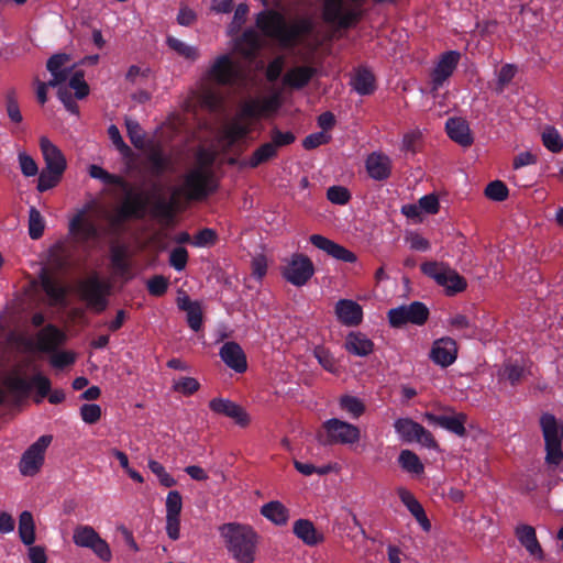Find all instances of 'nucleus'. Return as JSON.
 Instances as JSON below:
<instances>
[{
    "label": "nucleus",
    "mask_w": 563,
    "mask_h": 563,
    "mask_svg": "<svg viewBox=\"0 0 563 563\" xmlns=\"http://www.w3.org/2000/svg\"><path fill=\"white\" fill-rule=\"evenodd\" d=\"M60 179L62 175H55L53 172L43 169L38 176L36 189L40 192H44L55 187Z\"/></svg>",
    "instance_id": "57"
},
{
    "label": "nucleus",
    "mask_w": 563,
    "mask_h": 563,
    "mask_svg": "<svg viewBox=\"0 0 563 563\" xmlns=\"http://www.w3.org/2000/svg\"><path fill=\"white\" fill-rule=\"evenodd\" d=\"M5 111L12 123L20 124L23 121L14 89L8 91L5 96Z\"/></svg>",
    "instance_id": "49"
},
{
    "label": "nucleus",
    "mask_w": 563,
    "mask_h": 563,
    "mask_svg": "<svg viewBox=\"0 0 563 563\" xmlns=\"http://www.w3.org/2000/svg\"><path fill=\"white\" fill-rule=\"evenodd\" d=\"M296 136L292 132H282L276 126L271 131V144L278 151V148L294 143Z\"/></svg>",
    "instance_id": "53"
},
{
    "label": "nucleus",
    "mask_w": 563,
    "mask_h": 563,
    "mask_svg": "<svg viewBox=\"0 0 563 563\" xmlns=\"http://www.w3.org/2000/svg\"><path fill=\"white\" fill-rule=\"evenodd\" d=\"M516 67L510 64L504 65L498 73V80L496 86V91L501 93L505 87L512 80L516 75Z\"/></svg>",
    "instance_id": "61"
},
{
    "label": "nucleus",
    "mask_w": 563,
    "mask_h": 563,
    "mask_svg": "<svg viewBox=\"0 0 563 563\" xmlns=\"http://www.w3.org/2000/svg\"><path fill=\"white\" fill-rule=\"evenodd\" d=\"M53 440L52 435H42L23 454L19 463V468L24 476H34L37 474L44 463V454Z\"/></svg>",
    "instance_id": "10"
},
{
    "label": "nucleus",
    "mask_w": 563,
    "mask_h": 563,
    "mask_svg": "<svg viewBox=\"0 0 563 563\" xmlns=\"http://www.w3.org/2000/svg\"><path fill=\"white\" fill-rule=\"evenodd\" d=\"M148 468L157 476L161 485L164 487H173L176 485V479L166 472L165 467L159 462L150 460Z\"/></svg>",
    "instance_id": "52"
},
{
    "label": "nucleus",
    "mask_w": 563,
    "mask_h": 563,
    "mask_svg": "<svg viewBox=\"0 0 563 563\" xmlns=\"http://www.w3.org/2000/svg\"><path fill=\"white\" fill-rule=\"evenodd\" d=\"M110 260L112 266L119 273L125 274L129 272V263L126 261V247L124 245H111Z\"/></svg>",
    "instance_id": "44"
},
{
    "label": "nucleus",
    "mask_w": 563,
    "mask_h": 563,
    "mask_svg": "<svg viewBox=\"0 0 563 563\" xmlns=\"http://www.w3.org/2000/svg\"><path fill=\"white\" fill-rule=\"evenodd\" d=\"M396 432L400 435L404 442L411 443L419 434V429L422 426L410 418H399L394 423Z\"/></svg>",
    "instance_id": "38"
},
{
    "label": "nucleus",
    "mask_w": 563,
    "mask_h": 563,
    "mask_svg": "<svg viewBox=\"0 0 563 563\" xmlns=\"http://www.w3.org/2000/svg\"><path fill=\"white\" fill-rule=\"evenodd\" d=\"M313 354L318 360L319 364L328 372L334 373L336 371L335 360L329 350L323 346H316Z\"/></svg>",
    "instance_id": "55"
},
{
    "label": "nucleus",
    "mask_w": 563,
    "mask_h": 563,
    "mask_svg": "<svg viewBox=\"0 0 563 563\" xmlns=\"http://www.w3.org/2000/svg\"><path fill=\"white\" fill-rule=\"evenodd\" d=\"M73 542L79 548L90 549L103 562H109L112 559V552L108 542L91 526H76L73 533Z\"/></svg>",
    "instance_id": "8"
},
{
    "label": "nucleus",
    "mask_w": 563,
    "mask_h": 563,
    "mask_svg": "<svg viewBox=\"0 0 563 563\" xmlns=\"http://www.w3.org/2000/svg\"><path fill=\"white\" fill-rule=\"evenodd\" d=\"M335 316L346 327L358 325L363 320L362 307L351 299H340L335 303Z\"/></svg>",
    "instance_id": "24"
},
{
    "label": "nucleus",
    "mask_w": 563,
    "mask_h": 563,
    "mask_svg": "<svg viewBox=\"0 0 563 563\" xmlns=\"http://www.w3.org/2000/svg\"><path fill=\"white\" fill-rule=\"evenodd\" d=\"M424 418L431 423L439 426L459 437L466 435L465 422L467 416L463 412H454L453 415H434L426 412Z\"/></svg>",
    "instance_id": "18"
},
{
    "label": "nucleus",
    "mask_w": 563,
    "mask_h": 563,
    "mask_svg": "<svg viewBox=\"0 0 563 563\" xmlns=\"http://www.w3.org/2000/svg\"><path fill=\"white\" fill-rule=\"evenodd\" d=\"M292 532L308 547H314L324 541L323 533L318 531L313 522L309 519L296 520L294 522Z\"/></svg>",
    "instance_id": "28"
},
{
    "label": "nucleus",
    "mask_w": 563,
    "mask_h": 563,
    "mask_svg": "<svg viewBox=\"0 0 563 563\" xmlns=\"http://www.w3.org/2000/svg\"><path fill=\"white\" fill-rule=\"evenodd\" d=\"M209 74L217 84L233 86L241 77V69L229 55H221L214 60Z\"/></svg>",
    "instance_id": "13"
},
{
    "label": "nucleus",
    "mask_w": 563,
    "mask_h": 563,
    "mask_svg": "<svg viewBox=\"0 0 563 563\" xmlns=\"http://www.w3.org/2000/svg\"><path fill=\"white\" fill-rule=\"evenodd\" d=\"M66 336L54 324H47L36 335V347L43 353H54L64 343Z\"/></svg>",
    "instance_id": "23"
},
{
    "label": "nucleus",
    "mask_w": 563,
    "mask_h": 563,
    "mask_svg": "<svg viewBox=\"0 0 563 563\" xmlns=\"http://www.w3.org/2000/svg\"><path fill=\"white\" fill-rule=\"evenodd\" d=\"M397 493L402 504L416 518L421 528L427 532L430 531L431 522L428 519L426 511L422 505L418 501V499L408 489L402 487L398 488Z\"/></svg>",
    "instance_id": "29"
},
{
    "label": "nucleus",
    "mask_w": 563,
    "mask_h": 563,
    "mask_svg": "<svg viewBox=\"0 0 563 563\" xmlns=\"http://www.w3.org/2000/svg\"><path fill=\"white\" fill-rule=\"evenodd\" d=\"M344 346L347 352L357 356H367L374 350V343L362 332H350Z\"/></svg>",
    "instance_id": "32"
},
{
    "label": "nucleus",
    "mask_w": 563,
    "mask_h": 563,
    "mask_svg": "<svg viewBox=\"0 0 563 563\" xmlns=\"http://www.w3.org/2000/svg\"><path fill=\"white\" fill-rule=\"evenodd\" d=\"M310 243L319 250H322L328 255L332 256L335 260L345 262V263H354L356 262V255L345 249L344 246L335 243L334 241L320 235L312 234L309 238Z\"/></svg>",
    "instance_id": "19"
},
{
    "label": "nucleus",
    "mask_w": 563,
    "mask_h": 563,
    "mask_svg": "<svg viewBox=\"0 0 563 563\" xmlns=\"http://www.w3.org/2000/svg\"><path fill=\"white\" fill-rule=\"evenodd\" d=\"M236 48L247 58L255 57L260 49V40L256 32L253 30L244 31L236 43Z\"/></svg>",
    "instance_id": "36"
},
{
    "label": "nucleus",
    "mask_w": 563,
    "mask_h": 563,
    "mask_svg": "<svg viewBox=\"0 0 563 563\" xmlns=\"http://www.w3.org/2000/svg\"><path fill=\"white\" fill-rule=\"evenodd\" d=\"M278 154V151L269 143H264L260 147H257L250 159L247 162L241 163V166H249L251 168H256L261 164H264L273 158H275Z\"/></svg>",
    "instance_id": "37"
},
{
    "label": "nucleus",
    "mask_w": 563,
    "mask_h": 563,
    "mask_svg": "<svg viewBox=\"0 0 563 563\" xmlns=\"http://www.w3.org/2000/svg\"><path fill=\"white\" fill-rule=\"evenodd\" d=\"M485 196L494 201H505L508 198L509 190L501 180L490 181L485 188Z\"/></svg>",
    "instance_id": "51"
},
{
    "label": "nucleus",
    "mask_w": 563,
    "mask_h": 563,
    "mask_svg": "<svg viewBox=\"0 0 563 563\" xmlns=\"http://www.w3.org/2000/svg\"><path fill=\"white\" fill-rule=\"evenodd\" d=\"M166 43L170 49L175 51L179 56L186 59L196 60L199 56L196 47L187 45L176 37L168 36Z\"/></svg>",
    "instance_id": "47"
},
{
    "label": "nucleus",
    "mask_w": 563,
    "mask_h": 563,
    "mask_svg": "<svg viewBox=\"0 0 563 563\" xmlns=\"http://www.w3.org/2000/svg\"><path fill=\"white\" fill-rule=\"evenodd\" d=\"M445 130L449 137L461 146L468 147L474 142L468 122L463 118H450Z\"/></svg>",
    "instance_id": "27"
},
{
    "label": "nucleus",
    "mask_w": 563,
    "mask_h": 563,
    "mask_svg": "<svg viewBox=\"0 0 563 563\" xmlns=\"http://www.w3.org/2000/svg\"><path fill=\"white\" fill-rule=\"evenodd\" d=\"M220 357L228 367L236 373L241 374L247 369L246 355L236 342H225L220 349Z\"/></svg>",
    "instance_id": "21"
},
{
    "label": "nucleus",
    "mask_w": 563,
    "mask_h": 563,
    "mask_svg": "<svg viewBox=\"0 0 563 563\" xmlns=\"http://www.w3.org/2000/svg\"><path fill=\"white\" fill-rule=\"evenodd\" d=\"M89 176L101 180L106 185H113L121 187L122 189H128V183L121 176L110 174L98 165L89 166Z\"/></svg>",
    "instance_id": "42"
},
{
    "label": "nucleus",
    "mask_w": 563,
    "mask_h": 563,
    "mask_svg": "<svg viewBox=\"0 0 563 563\" xmlns=\"http://www.w3.org/2000/svg\"><path fill=\"white\" fill-rule=\"evenodd\" d=\"M84 71L77 70L75 71L68 79V86H66L69 91L74 90L76 99H84L89 95L90 88L84 78Z\"/></svg>",
    "instance_id": "43"
},
{
    "label": "nucleus",
    "mask_w": 563,
    "mask_h": 563,
    "mask_svg": "<svg viewBox=\"0 0 563 563\" xmlns=\"http://www.w3.org/2000/svg\"><path fill=\"white\" fill-rule=\"evenodd\" d=\"M261 515L276 526H285L289 519V510L278 500L264 504L261 507Z\"/></svg>",
    "instance_id": "33"
},
{
    "label": "nucleus",
    "mask_w": 563,
    "mask_h": 563,
    "mask_svg": "<svg viewBox=\"0 0 563 563\" xmlns=\"http://www.w3.org/2000/svg\"><path fill=\"white\" fill-rule=\"evenodd\" d=\"M147 161L150 164V173L154 177H161L165 172H167L172 162L168 156H166L161 150H154L152 151L148 156Z\"/></svg>",
    "instance_id": "40"
},
{
    "label": "nucleus",
    "mask_w": 563,
    "mask_h": 563,
    "mask_svg": "<svg viewBox=\"0 0 563 563\" xmlns=\"http://www.w3.org/2000/svg\"><path fill=\"white\" fill-rule=\"evenodd\" d=\"M430 358L442 367L453 364L457 357L456 341L450 336H443L433 342Z\"/></svg>",
    "instance_id": "15"
},
{
    "label": "nucleus",
    "mask_w": 563,
    "mask_h": 563,
    "mask_svg": "<svg viewBox=\"0 0 563 563\" xmlns=\"http://www.w3.org/2000/svg\"><path fill=\"white\" fill-rule=\"evenodd\" d=\"M106 285L98 276H93L82 282L79 286L80 296L87 301L88 306L93 308L96 312H102L108 305L104 297Z\"/></svg>",
    "instance_id": "14"
},
{
    "label": "nucleus",
    "mask_w": 563,
    "mask_h": 563,
    "mask_svg": "<svg viewBox=\"0 0 563 563\" xmlns=\"http://www.w3.org/2000/svg\"><path fill=\"white\" fill-rule=\"evenodd\" d=\"M69 231L80 243H88L100 238L98 227L92 221L85 219L84 212H80L70 221Z\"/></svg>",
    "instance_id": "26"
},
{
    "label": "nucleus",
    "mask_w": 563,
    "mask_h": 563,
    "mask_svg": "<svg viewBox=\"0 0 563 563\" xmlns=\"http://www.w3.org/2000/svg\"><path fill=\"white\" fill-rule=\"evenodd\" d=\"M351 85L361 96L372 95L376 89L375 76L368 68L360 67L351 78Z\"/></svg>",
    "instance_id": "31"
},
{
    "label": "nucleus",
    "mask_w": 563,
    "mask_h": 563,
    "mask_svg": "<svg viewBox=\"0 0 563 563\" xmlns=\"http://www.w3.org/2000/svg\"><path fill=\"white\" fill-rule=\"evenodd\" d=\"M340 407L352 415L353 418H358L365 411V406L361 399L354 396L345 395L340 399Z\"/></svg>",
    "instance_id": "50"
},
{
    "label": "nucleus",
    "mask_w": 563,
    "mask_h": 563,
    "mask_svg": "<svg viewBox=\"0 0 563 563\" xmlns=\"http://www.w3.org/2000/svg\"><path fill=\"white\" fill-rule=\"evenodd\" d=\"M217 232L212 229L205 228L195 235L192 244L199 247L211 246L217 242Z\"/></svg>",
    "instance_id": "60"
},
{
    "label": "nucleus",
    "mask_w": 563,
    "mask_h": 563,
    "mask_svg": "<svg viewBox=\"0 0 563 563\" xmlns=\"http://www.w3.org/2000/svg\"><path fill=\"white\" fill-rule=\"evenodd\" d=\"M429 308L421 301H412L409 305H401L388 311V321L393 328H402L411 323L423 325L429 318Z\"/></svg>",
    "instance_id": "9"
},
{
    "label": "nucleus",
    "mask_w": 563,
    "mask_h": 563,
    "mask_svg": "<svg viewBox=\"0 0 563 563\" xmlns=\"http://www.w3.org/2000/svg\"><path fill=\"white\" fill-rule=\"evenodd\" d=\"M323 19L329 24H335L340 29H350L360 19L354 10H344L343 0H324Z\"/></svg>",
    "instance_id": "11"
},
{
    "label": "nucleus",
    "mask_w": 563,
    "mask_h": 563,
    "mask_svg": "<svg viewBox=\"0 0 563 563\" xmlns=\"http://www.w3.org/2000/svg\"><path fill=\"white\" fill-rule=\"evenodd\" d=\"M327 198L335 205H346L351 199V194L347 188L342 186H331L327 190Z\"/></svg>",
    "instance_id": "56"
},
{
    "label": "nucleus",
    "mask_w": 563,
    "mask_h": 563,
    "mask_svg": "<svg viewBox=\"0 0 563 563\" xmlns=\"http://www.w3.org/2000/svg\"><path fill=\"white\" fill-rule=\"evenodd\" d=\"M540 428L544 439L545 463L550 467H556L563 462V421L545 412L540 417Z\"/></svg>",
    "instance_id": "4"
},
{
    "label": "nucleus",
    "mask_w": 563,
    "mask_h": 563,
    "mask_svg": "<svg viewBox=\"0 0 563 563\" xmlns=\"http://www.w3.org/2000/svg\"><path fill=\"white\" fill-rule=\"evenodd\" d=\"M314 274L312 261L303 254H294L289 264L285 267L283 276L295 286H303Z\"/></svg>",
    "instance_id": "12"
},
{
    "label": "nucleus",
    "mask_w": 563,
    "mask_h": 563,
    "mask_svg": "<svg viewBox=\"0 0 563 563\" xmlns=\"http://www.w3.org/2000/svg\"><path fill=\"white\" fill-rule=\"evenodd\" d=\"M398 463L401 468L408 473L420 475L424 471V466L419 456L410 450H402L400 452Z\"/></svg>",
    "instance_id": "41"
},
{
    "label": "nucleus",
    "mask_w": 563,
    "mask_h": 563,
    "mask_svg": "<svg viewBox=\"0 0 563 563\" xmlns=\"http://www.w3.org/2000/svg\"><path fill=\"white\" fill-rule=\"evenodd\" d=\"M75 361H76L75 353L69 352V351L57 352V350L54 353H52V356L49 360L51 365L55 368H64L66 366L74 364Z\"/></svg>",
    "instance_id": "59"
},
{
    "label": "nucleus",
    "mask_w": 563,
    "mask_h": 563,
    "mask_svg": "<svg viewBox=\"0 0 563 563\" xmlns=\"http://www.w3.org/2000/svg\"><path fill=\"white\" fill-rule=\"evenodd\" d=\"M209 408L218 415L231 418L236 424L246 427L250 423L247 412L238 404L230 399L213 398L209 401Z\"/></svg>",
    "instance_id": "16"
},
{
    "label": "nucleus",
    "mask_w": 563,
    "mask_h": 563,
    "mask_svg": "<svg viewBox=\"0 0 563 563\" xmlns=\"http://www.w3.org/2000/svg\"><path fill=\"white\" fill-rule=\"evenodd\" d=\"M228 552L238 563H254L260 536L249 525L228 522L219 527Z\"/></svg>",
    "instance_id": "2"
},
{
    "label": "nucleus",
    "mask_w": 563,
    "mask_h": 563,
    "mask_svg": "<svg viewBox=\"0 0 563 563\" xmlns=\"http://www.w3.org/2000/svg\"><path fill=\"white\" fill-rule=\"evenodd\" d=\"M183 498L178 490H170L166 498V516H180Z\"/></svg>",
    "instance_id": "58"
},
{
    "label": "nucleus",
    "mask_w": 563,
    "mask_h": 563,
    "mask_svg": "<svg viewBox=\"0 0 563 563\" xmlns=\"http://www.w3.org/2000/svg\"><path fill=\"white\" fill-rule=\"evenodd\" d=\"M317 74L318 69L313 66H295L284 75L283 84L292 90H301Z\"/></svg>",
    "instance_id": "22"
},
{
    "label": "nucleus",
    "mask_w": 563,
    "mask_h": 563,
    "mask_svg": "<svg viewBox=\"0 0 563 563\" xmlns=\"http://www.w3.org/2000/svg\"><path fill=\"white\" fill-rule=\"evenodd\" d=\"M167 288L168 280L162 275H156L147 282V290L153 296H163L167 291Z\"/></svg>",
    "instance_id": "64"
},
{
    "label": "nucleus",
    "mask_w": 563,
    "mask_h": 563,
    "mask_svg": "<svg viewBox=\"0 0 563 563\" xmlns=\"http://www.w3.org/2000/svg\"><path fill=\"white\" fill-rule=\"evenodd\" d=\"M420 269L423 275L444 287L448 296L462 292L467 287L466 279L444 262L427 261L421 264Z\"/></svg>",
    "instance_id": "5"
},
{
    "label": "nucleus",
    "mask_w": 563,
    "mask_h": 563,
    "mask_svg": "<svg viewBox=\"0 0 563 563\" xmlns=\"http://www.w3.org/2000/svg\"><path fill=\"white\" fill-rule=\"evenodd\" d=\"M325 434H319L318 440L323 445L354 444L360 441L361 431L358 427L346 421L332 418L322 424Z\"/></svg>",
    "instance_id": "7"
},
{
    "label": "nucleus",
    "mask_w": 563,
    "mask_h": 563,
    "mask_svg": "<svg viewBox=\"0 0 563 563\" xmlns=\"http://www.w3.org/2000/svg\"><path fill=\"white\" fill-rule=\"evenodd\" d=\"M184 187L189 200L202 201L217 191L218 184L211 170L199 166L186 174Z\"/></svg>",
    "instance_id": "6"
},
{
    "label": "nucleus",
    "mask_w": 563,
    "mask_h": 563,
    "mask_svg": "<svg viewBox=\"0 0 563 563\" xmlns=\"http://www.w3.org/2000/svg\"><path fill=\"white\" fill-rule=\"evenodd\" d=\"M125 128L128 136L134 147L142 150L145 145V133L140 123L131 118H125Z\"/></svg>",
    "instance_id": "45"
},
{
    "label": "nucleus",
    "mask_w": 563,
    "mask_h": 563,
    "mask_svg": "<svg viewBox=\"0 0 563 563\" xmlns=\"http://www.w3.org/2000/svg\"><path fill=\"white\" fill-rule=\"evenodd\" d=\"M256 26L284 47H294L302 36L309 35L313 30L309 18H300L289 25L284 15L275 10L261 11L256 16Z\"/></svg>",
    "instance_id": "1"
},
{
    "label": "nucleus",
    "mask_w": 563,
    "mask_h": 563,
    "mask_svg": "<svg viewBox=\"0 0 563 563\" xmlns=\"http://www.w3.org/2000/svg\"><path fill=\"white\" fill-rule=\"evenodd\" d=\"M126 199L123 201L125 206L131 210L134 216V219L141 220L146 216L147 208L150 205V200L142 192L132 194V191L128 188Z\"/></svg>",
    "instance_id": "34"
},
{
    "label": "nucleus",
    "mask_w": 563,
    "mask_h": 563,
    "mask_svg": "<svg viewBox=\"0 0 563 563\" xmlns=\"http://www.w3.org/2000/svg\"><path fill=\"white\" fill-rule=\"evenodd\" d=\"M365 167L371 178L383 181L390 177L393 163L387 155L374 152L367 156Z\"/></svg>",
    "instance_id": "25"
},
{
    "label": "nucleus",
    "mask_w": 563,
    "mask_h": 563,
    "mask_svg": "<svg viewBox=\"0 0 563 563\" xmlns=\"http://www.w3.org/2000/svg\"><path fill=\"white\" fill-rule=\"evenodd\" d=\"M19 536L25 545H32L35 541V523L30 511H22L19 517Z\"/></svg>",
    "instance_id": "39"
},
{
    "label": "nucleus",
    "mask_w": 563,
    "mask_h": 563,
    "mask_svg": "<svg viewBox=\"0 0 563 563\" xmlns=\"http://www.w3.org/2000/svg\"><path fill=\"white\" fill-rule=\"evenodd\" d=\"M516 537L520 544L526 548L530 555L538 560H543L544 553L537 539L536 530L532 526L520 525L516 528Z\"/></svg>",
    "instance_id": "30"
},
{
    "label": "nucleus",
    "mask_w": 563,
    "mask_h": 563,
    "mask_svg": "<svg viewBox=\"0 0 563 563\" xmlns=\"http://www.w3.org/2000/svg\"><path fill=\"white\" fill-rule=\"evenodd\" d=\"M40 147L45 161L44 169L53 172L55 175L63 176L67 167V162L62 151L45 136L41 137Z\"/></svg>",
    "instance_id": "17"
},
{
    "label": "nucleus",
    "mask_w": 563,
    "mask_h": 563,
    "mask_svg": "<svg viewBox=\"0 0 563 563\" xmlns=\"http://www.w3.org/2000/svg\"><path fill=\"white\" fill-rule=\"evenodd\" d=\"M45 229V222L41 212L35 208L31 207L29 211V235L32 240H38L42 238Z\"/></svg>",
    "instance_id": "46"
},
{
    "label": "nucleus",
    "mask_w": 563,
    "mask_h": 563,
    "mask_svg": "<svg viewBox=\"0 0 563 563\" xmlns=\"http://www.w3.org/2000/svg\"><path fill=\"white\" fill-rule=\"evenodd\" d=\"M41 285L45 294L54 301L62 302L66 297V291L45 269L40 274Z\"/></svg>",
    "instance_id": "35"
},
{
    "label": "nucleus",
    "mask_w": 563,
    "mask_h": 563,
    "mask_svg": "<svg viewBox=\"0 0 563 563\" xmlns=\"http://www.w3.org/2000/svg\"><path fill=\"white\" fill-rule=\"evenodd\" d=\"M543 145L553 153H559L563 148V140L556 129L547 126L542 132Z\"/></svg>",
    "instance_id": "48"
},
{
    "label": "nucleus",
    "mask_w": 563,
    "mask_h": 563,
    "mask_svg": "<svg viewBox=\"0 0 563 563\" xmlns=\"http://www.w3.org/2000/svg\"><path fill=\"white\" fill-rule=\"evenodd\" d=\"M2 385L4 388L0 387V405H18L29 396L32 387L36 389L34 401L40 404L48 397L52 387L49 378L42 373L33 375L30 380L18 374H11L3 378Z\"/></svg>",
    "instance_id": "3"
},
{
    "label": "nucleus",
    "mask_w": 563,
    "mask_h": 563,
    "mask_svg": "<svg viewBox=\"0 0 563 563\" xmlns=\"http://www.w3.org/2000/svg\"><path fill=\"white\" fill-rule=\"evenodd\" d=\"M108 135L112 141L115 148L124 156L130 157L132 155L131 147L123 141L119 129L117 125L111 124L108 129Z\"/></svg>",
    "instance_id": "54"
},
{
    "label": "nucleus",
    "mask_w": 563,
    "mask_h": 563,
    "mask_svg": "<svg viewBox=\"0 0 563 563\" xmlns=\"http://www.w3.org/2000/svg\"><path fill=\"white\" fill-rule=\"evenodd\" d=\"M80 416L86 423L93 424L101 417V408L97 404H85L80 407Z\"/></svg>",
    "instance_id": "62"
},
{
    "label": "nucleus",
    "mask_w": 563,
    "mask_h": 563,
    "mask_svg": "<svg viewBox=\"0 0 563 563\" xmlns=\"http://www.w3.org/2000/svg\"><path fill=\"white\" fill-rule=\"evenodd\" d=\"M460 57L461 55L456 51H449L442 54L431 75L434 89L442 86L443 82L453 74L459 64Z\"/></svg>",
    "instance_id": "20"
},
{
    "label": "nucleus",
    "mask_w": 563,
    "mask_h": 563,
    "mask_svg": "<svg viewBox=\"0 0 563 563\" xmlns=\"http://www.w3.org/2000/svg\"><path fill=\"white\" fill-rule=\"evenodd\" d=\"M188 262V252L185 247H175L169 254V264L177 271H183Z\"/></svg>",
    "instance_id": "63"
}]
</instances>
